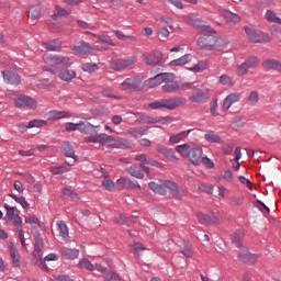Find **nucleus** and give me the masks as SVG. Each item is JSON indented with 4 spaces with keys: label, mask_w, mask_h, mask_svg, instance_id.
Segmentation results:
<instances>
[{
    "label": "nucleus",
    "mask_w": 281,
    "mask_h": 281,
    "mask_svg": "<svg viewBox=\"0 0 281 281\" xmlns=\"http://www.w3.org/2000/svg\"><path fill=\"white\" fill-rule=\"evenodd\" d=\"M25 223H30L33 225H41L38 217H36L35 215H30L29 217H25Z\"/></svg>",
    "instance_id": "nucleus-62"
},
{
    "label": "nucleus",
    "mask_w": 281,
    "mask_h": 281,
    "mask_svg": "<svg viewBox=\"0 0 281 281\" xmlns=\"http://www.w3.org/2000/svg\"><path fill=\"white\" fill-rule=\"evenodd\" d=\"M65 131L67 133H72V131H78V123H71V122L66 123Z\"/></svg>",
    "instance_id": "nucleus-60"
},
{
    "label": "nucleus",
    "mask_w": 281,
    "mask_h": 281,
    "mask_svg": "<svg viewBox=\"0 0 281 281\" xmlns=\"http://www.w3.org/2000/svg\"><path fill=\"white\" fill-rule=\"evenodd\" d=\"M115 222L119 223L120 225H127L128 227L133 225V222H128V217H126V215L124 214H119V216L115 217Z\"/></svg>",
    "instance_id": "nucleus-50"
},
{
    "label": "nucleus",
    "mask_w": 281,
    "mask_h": 281,
    "mask_svg": "<svg viewBox=\"0 0 281 281\" xmlns=\"http://www.w3.org/2000/svg\"><path fill=\"white\" fill-rule=\"evenodd\" d=\"M98 130H100V125H93L91 123H87L83 121L77 123V131H79V133H83L85 135H91V133H98Z\"/></svg>",
    "instance_id": "nucleus-10"
},
{
    "label": "nucleus",
    "mask_w": 281,
    "mask_h": 281,
    "mask_svg": "<svg viewBox=\"0 0 281 281\" xmlns=\"http://www.w3.org/2000/svg\"><path fill=\"white\" fill-rule=\"evenodd\" d=\"M190 135V130L189 131H183L178 134H173L169 138V144H179V142H183L186 137Z\"/></svg>",
    "instance_id": "nucleus-30"
},
{
    "label": "nucleus",
    "mask_w": 281,
    "mask_h": 281,
    "mask_svg": "<svg viewBox=\"0 0 281 281\" xmlns=\"http://www.w3.org/2000/svg\"><path fill=\"white\" fill-rule=\"evenodd\" d=\"M240 101V94L239 93H231L228 94L223 102L222 109L223 111H229L232 109L233 104H236V102Z\"/></svg>",
    "instance_id": "nucleus-16"
},
{
    "label": "nucleus",
    "mask_w": 281,
    "mask_h": 281,
    "mask_svg": "<svg viewBox=\"0 0 281 281\" xmlns=\"http://www.w3.org/2000/svg\"><path fill=\"white\" fill-rule=\"evenodd\" d=\"M164 83L162 91L165 93H176V91H179V82L175 81L173 74H167Z\"/></svg>",
    "instance_id": "nucleus-7"
},
{
    "label": "nucleus",
    "mask_w": 281,
    "mask_h": 281,
    "mask_svg": "<svg viewBox=\"0 0 281 281\" xmlns=\"http://www.w3.org/2000/svg\"><path fill=\"white\" fill-rule=\"evenodd\" d=\"M11 199L15 200V203H19L24 210H27L30 207V203H27V200H25L24 196H18V195H11Z\"/></svg>",
    "instance_id": "nucleus-48"
},
{
    "label": "nucleus",
    "mask_w": 281,
    "mask_h": 281,
    "mask_svg": "<svg viewBox=\"0 0 281 281\" xmlns=\"http://www.w3.org/2000/svg\"><path fill=\"white\" fill-rule=\"evenodd\" d=\"M196 216L201 225H218L221 223V220L218 217H211L210 215H205V213H198Z\"/></svg>",
    "instance_id": "nucleus-18"
},
{
    "label": "nucleus",
    "mask_w": 281,
    "mask_h": 281,
    "mask_svg": "<svg viewBox=\"0 0 281 281\" xmlns=\"http://www.w3.org/2000/svg\"><path fill=\"white\" fill-rule=\"evenodd\" d=\"M64 254L70 260H76V258H78V256H80V251L78 249H66Z\"/></svg>",
    "instance_id": "nucleus-52"
},
{
    "label": "nucleus",
    "mask_w": 281,
    "mask_h": 281,
    "mask_svg": "<svg viewBox=\"0 0 281 281\" xmlns=\"http://www.w3.org/2000/svg\"><path fill=\"white\" fill-rule=\"evenodd\" d=\"M180 254H183L186 258H192L194 256V252L192 251V246L188 245L184 249L180 250Z\"/></svg>",
    "instance_id": "nucleus-59"
},
{
    "label": "nucleus",
    "mask_w": 281,
    "mask_h": 281,
    "mask_svg": "<svg viewBox=\"0 0 281 281\" xmlns=\"http://www.w3.org/2000/svg\"><path fill=\"white\" fill-rule=\"evenodd\" d=\"M9 220L13 222V225L18 227V229H21L23 225V220L21 218V216H19V214L13 215V217H10Z\"/></svg>",
    "instance_id": "nucleus-55"
},
{
    "label": "nucleus",
    "mask_w": 281,
    "mask_h": 281,
    "mask_svg": "<svg viewBox=\"0 0 281 281\" xmlns=\"http://www.w3.org/2000/svg\"><path fill=\"white\" fill-rule=\"evenodd\" d=\"M137 63V57H128L123 59H116L111 63V68L114 71H124V69H128V67H133Z\"/></svg>",
    "instance_id": "nucleus-5"
},
{
    "label": "nucleus",
    "mask_w": 281,
    "mask_h": 281,
    "mask_svg": "<svg viewBox=\"0 0 281 281\" xmlns=\"http://www.w3.org/2000/svg\"><path fill=\"white\" fill-rule=\"evenodd\" d=\"M150 190H153V192H155L156 194H160V196H166L167 192H166V188H164V186L157 183V182H149L148 183Z\"/></svg>",
    "instance_id": "nucleus-33"
},
{
    "label": "nucleus",
    "mask_w": 281,
    "mask_h": 281,
    "mask_svg": "<svg viewBox=\"0 0 281 281\" xmlns=\"http://www.w3.org/2000/svg\"><path fill=\"white\" fill-rule=\"evenodd\" d=\"M127 172L131 177H135V179H144V172L138 170L136 167H128Z\"/></svg>",
    "instance_id": "nucleus-44"
},
{
    "label": "nucleus",
    "mask_w": 281,
    "mask_h": 281,
    "mask_svg": "<svg viewBox=\"0 0 281 281\" xmlns=\"http://www.w3.org/2000/svg\"><path fill=\"white\" fill-rule=\"evenodd\" d=\"M92 36H95L98 38L99 43H104L105 45H111V47H115V43H113V40L106 35H95L92 34Z\"/></svg>",
    "instance_id": "nucleus-42"
},
{
    "label": "nucleus",
    "mask_w": 281,
    "mask_h": 281,
    "mask_svg": "<svg viewBox=\"0 0 281 281\" xmlns=\"http://www.w3.org/2000/svg\"><path fill=\"white\" fill-rule=\"evenodd\" d=\"M41 126H47V121L34 120L29 123L26 128H41Z\"/></svg>",
    "instance_id": "nucleus-45"
},
{
    "label": "nucleus",
    "mask_w": 281,
    "mask_h": 281,
    "mask_svg": "<svg viewBox=\"0 0 281 281\" xmlns=\"http://www.w3.org/2000/svg\"><path fill=\"white\" fill-rule=\"evenodd\" d=\"M71 168L67 165H61V166H53L49 168V171L53 175H65V172H69Z\"/></svg>",
    "instance_id": "nucleus-35"
},
{
    "label": "nucleus",
    "mask_w": 281,
    "mask_h": 281,
    "mask_svg": "<svg viewBox=\"0 0 281 281\" xmlns=\"http://www.w3.org/2000/svg\"><path fill=\"white\" fill-rule=\"evenodd\" d=\"M43 60L46 63V65H55V67H61L60 70L57 69V76L60 78V80H64L65 82H71V80L76 78V70L69 68L72 65L69 60V57L46 53L43 56Z\"/></svg>",
    "instance_id": "nucleus-1"
},
{
    "label": "nucleus",
    "mask_w": 281,
    "mask_h": 281,
    "mask_svg": "<svg viewBox=\"0 0 281 281\" xmlns=\"http://www.w3.org/2000/svg\"><path fill=\"white\" fill-rule=\"evenodd\" d=\"M104 133L99 134L97 136H90L86 139V144H102V139L104 138Z\"/></svg>",
    "instance_id": "nucleus-47"
},
{
    "label": "nucleus",
    "mask_w": 281,
    "mask_h": 281,
    "mask_svg": "<svg viewBox=\"0 0 281 281\" xmlns=\"http://www.w3.org/2000/svg\"><path fill=\"white\" fill-rule=\"evenodd\" d=\"M81 69L83 71H87L88 74H93V72L98 71V65L89 64V63L82 64Z\"/></svg>",
    "instance_id": "nucleus-49"
},
{
    "label": "nucleus",
    "mask_w": 281,
    "mask_h": 281,
    "mask_svg": "<svg viewBox=\"0 0 281 281\" xmlns=\"http://www.w3.org/2000/svg\"><path fill=\"white\" fill-rule=\"evenodd\" d=\"M270 32H271V34H273V36H280L281 35V27L273 24L272 26H270Z\"/></svg>",
    "instance_id": "nucleus-64"
},
{
    "label": "nucleus",
    "mask_w": 281,
    "mask_h": 281,
    "mask_svg": "<svg viewBox=\"0 0 281 281\" xmlns=\"http://www.w3.org/2000/svg\"><path fill=\"white\" fill-rule=\"evenodd\" d=\"M204 139L211 144H223V138L214 131H207L204 135Z\"/></svg>",
    "instance_id": "nucleus-29"
},
{
    "label": "nucleus",
    "mask_w": 281,
    "mask_h": 281,
    "mask_svg": "<svg viewBox=\"0 0 281 281\" xmlns=\"http://www.w3.org/2000/svg\"><path fill=\"white\" fill-rule=\"evenodd\" d=\"M176 153L184 159H189L193 166H201L203 158V149L194 144H182L175 148Z\"/></svg>",
    "instance_id": "nucleus-2"
},
{
    "label": "nucleus",
    "mask_w": 281,
    "mask_h": 281,
    "mask_svg": "<svg viewBox=\"0 0 281 281\" xmlns=\"http://www.w3.org/2000/svg\"><path fill=\"white\" fill-rule=\"evenodd\" d=\"M164 184L166 186V188H168V190H170L173 193V196L176 199H179V200L183 199V193H181V191L179 190L177 182L172 180H166Z\"/></svg>",
    "instance_id": "nucleus-23"
},
{
    "label": "nucleus",
    "mask_w": 281,
    "mask_h": 281,
    "mask_svg": "<svg viewBox=\"0 0 281 281\" xmlns=\"http://www.w3.org/2000/svg\"><path fill=\"white\" fill-rule=\"evenodd\" d=\"M15 106L16 109H25V106H29V109L34 110L38 106V104L32 97L22 94L15 100Z\"/></svg>",
    "instance_id": "nucleus-6"
},
{
    "label": "nucleus",
    "mask_w": 281,
    "mask_h": 281,
    "mask_svg": "<svg viewBox=\"0 0 281 281\" xmlns=\"http://www.w3.org/2000/svg\"><path fill=\"white\" fill-rule=\"evenodd\" d=\"M256 207H258V210H260V212H262L263 214H269L270 212L269 206L265 205V203L259 200H257L256 202Z\"/></svg>",
    "instance_id": "nucleus-57"
},
{
    "label": "nucleus",
    "mask_w": 281,
    "mask_h": 281,
    "mask_svg": "<svg viewBox=\"0 0 281 281\" xmlns=\"http://www.w3.org/2000/svg\"><path fill=\"white\" fill-rule=\"evenodd\" d=\"M158 36L160 41H168V36H170V31L166 26H162L158 30Z\"/></svg>",
    "instance_id": "nucleus-51"
},
{
    "label": "nucleus",
    "mask_w": 281,
    "mask_h": 281,
    "mask_svg": "<svg viewBox=\"0 0 281 281\" xmlns=\"http://www.w3.org/2000/svg\"><path fill=\"white\" fill-rule=\"evenodd\" d=\"M142 122L143 124H162V126H166L172 124V116L153 117L146 115L142 119Z\"/></svg>",
    "instance_id": "nucleus-9"
},
{
    "label": "nucleus",
    "mask_w": 281,
    "mask_h": 281,
    "mask_svg": "<svg viewBox=\"0 0 281 281\" xmlns=\"http://www.w3.org/2000/svg\"><path fill=\"white\" fill-rule=\"evenodd\" d=\"M102 186L103 188H105V190H109L110 192H113V190H115V182H113V180L105 179L102 181Z\"/></svg>",
    "instance_id": "nucleus-54"
},
{
    "label": "nucleus",
    "mask_w": 281,
    "mask_h": 281,
    "mask_svg": "<svg viewBox=\"0 0 281 281\" xmlns=\"http://www.w3.org/2000/svg\"><path fill=\"white\" fill-rule=\"evenodd\" d=\"M27 16L30 21H36L41 19V4L31 5L29 8Z\"/></svg>",
    "instance_id": "nucleus-27"
},
{
    "label": "nucleus",
    "mask_w": 281,
    "mask_h": 281,
    "mask_svg": "<svg viewBox=\"0 0 281 281\" xmlns=\"http://www.w3.org/2000/svg\"><path fill=\"white\" fill-rule=\"evenodd\" d=\"M142 85V81L137 78H127L125 81L121 83V91H133V89H137Z\"/></svg>",
    "instance_id": "nucleus-17"
},
{
    "label": "nucleus",
    "mask_w": 281,
    "mask_h": 281,
    "mask_svg": "<svg viewBox=\"0 0 281 281\" xmlns=\"http://www.w3.org/2000/svg\"><path fill=\"white\" fill-rule=\"evenodd\" d=\"M249 71V67L247 64L244 61L240 66L237 68V76H245Z\"/></svg>",
    "instance_id": "nucleus-58"
},
{
    "label": "nucleus",
    "mask_w": 281,
    "mask_h": 281,
    "mask_svg": "<svg viewBox=\"0 0 281 281\" xmlns=\"http://www.w3.org/2000/svg\"><path fill=\"white\" fill-rule=\"evenodd\" d=\"M75 56H82V54H93V48L87 42H81L72 47Z\"/></svg>",
    "instance_id": "nucleus-13"
},
{
    "label": "nucleus",
    "mask_w": 281,
    "mask_h": 281,
    "mask_svg": "<svg viewBox=\"0 0 281 281\" xmlns=\"http://www.w3.org/2000/svg\"><path fill=\"white\" fill-rule=\"evenodd\" d=\"M63 154L65 157H70L71 159H75V161H78V156H76V151H74V146L69 142H64L61 145Z\"/></svg>",
    "instance_id": "nucleus-25"
},
{
    "label": "nucleus",
    "mask_w": 281,
    "mask_h": 281,
    "mask_svg": "<svg viewBox=\"0 0 281 281\" xmlns=\"http://www.w3.org/2000/svg\"><path fill=\"white\" fill-rule=\"evenodd\" d=\"M63 44L58 40L50 41L48 43H43L42 46L44 49H47L48 52H58L60 49V46Z\"/></svg>",
    "instance_id": "nucleus-31"
},
{
    "label": "nucleus",
    "mask_w": 281,
    "mask_h": 281,
    "mask_svg": "<svg viewBox=\"0 0 281 281\" xmlns=\"http://www.w3.org/2000/svg\"><path fill=\"white\" fill-rule=\"evenodd\" d=\"M260 102V95L258 94V91H251L247 98V103L250 106H256Z\"/></svg>",
    "instance_id": "nucleus-37"
},
{
    "label": "nucleus",
    "mask_w": 281,
    "mask_h": 281,
    "mask_svg": "<svg viewBox=\"0 0 281 281\" xmlns=\"http://www.w3.org/2000/svg\"><path fill=\"white\" fill-rule=\"evenodd\" d=\"M167 76H168V72H164L155 76L154 78H150L148 80V87H151V88L159 87V85L166 81Z\"/></svg>",
    "instance_id": "nucleus-28"
},
{
    "label": "nucleus",
    "mask_w": 281,
    "mask_h": 281,
    "mask_svg": "<svg viewBox=\"0 0 281 281\" xmlns=\"http://www.w3.org/2000/svg\"><path fill=\"white\" fill-rule=\"evenodd\" d=\"M221 85H229V87H234V81H232L231 77L227 75H222L220 77Z\"/></svg>",
    "instance_id": "nucleus-56"
},
{
    "label": "nucleus",
    "mask_w": 281,
    "mask_h": 281,
    "mask_svg": "<svg viewBox=\"0 0 281 281\" xmlns=\"http://www.w3.org/2000/svg\"><path fill=\"white\" fill-rule=\"evenodd\" d=\"M71 114L68 111L52 110L46 114V119L49 121L69 120Z\"/></svg>",
    "instance_id": "nucleus-14"
},
{
    "label": "nucleus",
    "mask_w": 281,
    "mask_h": 281,
    "mask_svg": "<svg viewBox=\"0 0 281 281\" xmlns=\"http://www.w3.org/2000/svg\"><path fill=\"white\" fill-rule=\"evenodd\" d=\"M55 10L58 16H69V14H71V9H65L60 5H56Z\"/></svg>",
    "instance_id": "nucleus-53"
},
{
    "label": "nucleus",
    "mask_w": 281,
    "mask_h": 281,
    "mask_svg": "<svg viewBox=\"0 0 281 281\" xmlns=\"http://www.w3.org/2000/svg\"><path fill=\"white\" fill-rule=\"evenodd\" d=\"M198 45L202 49H212L216 45V37L213 35H203L198 40Z\"/></svg>",
    "instance_id": "nucleus-11"
},
{
    "label": "nucleus",
    "mask_w": 281,
    "mask_h": 281,
    "mask_svg": "<svg viewBox=\"0 0 281 281\" xmlns=\"http://www.w3.org/2000/svg\"><path fill=\"white\" fill-rule=\"evenodd\" d=\"M222 16L228 22V23H240V15L236 13H232L229 11H225L222 13Z\"/></svg>",
    "instance_id": "nucleus-34"
},
{
    "label": "nucleus",
    "mask_w": 281,
    "mask_h": 281,
    "mask_svg": "<svg viewBox=\"0 0 281 281\" xmlns=\"http://www.w3.org/2000/svg\"><path fill=\"white\" fill-rule=\"evenodd\" d=\"M244 254L247 256V258L243 257V254L238 255V259L240 260V262H250V265H256V262H258V255L249 252L247 248H244Z\"/></svg>",
    "instance_id": "nucleus-24"
},
{
    "label": "nucleus",
    "mask_w": 281,
    "mask_h": 281,
    "mask_svg": "<svg viewBox=\"0 0 281 281\" xmlns=\"http://www.w3.org/2000/svg\"><path fill=\"white\" fill-rule=\"evenodd\" d=\"M8 247L10 249V256L14 267H21V254H19V249L14 247V243L12 241L8 243Z\"/></svg>",
    "instance_id": "nucleus-21"
},
{
    "label": "nucleus",
    "mask_w": 281,
    "mask_h": 281,
    "mask_svg": "<svg viewBox=\"0 0 281 281\" xmlns=\"http://www.w3.org/2000/svg\"><path fill=\"white\" fill-rule=\"evenodd\" d=\"M117 137L109 136L103 133L102 146H106L108 148H116Z\"/></svg>",
    "instance_id": "nucleus-32"
},
{
    "label": "nucleus",
    "mask_w": 281,
    "mask_h": 281,
    "mask_svg": "<svg viewBox=\"0 0 281 281\" xmlns=\"http://www.w3.org/2000/svg\"><path fill=\"white\" fill-rule=\"evenodd\" d=\"M186 23L189 25H192L193 27H196V30H200L201 32H212V29L207 24V22L196 18L194 14H189L183 16Z\"/></svg>",
    "instance_id": "nucleus-4"
},
{
    "label": "nucleus",
    "mask_w": 281,
    "mask_h": 281,
    "mask_svg": "<svg viewBox=\"0 0 281 281\" xmlns=\"http://www.w3.org/2000/svg\"><path fill=\"white\" fill-rule=\"evenodd\" d=\"M57 229L59 232V237L61 243H69V228L64 222H57Z\"/></svg>",
    "instance_id": "nucleus-22"
},
{
    "label": "nucleus",
    "mask_w": 281,
    "mask_h": 281,
    "mask_svg": "<svg viewBox=\"0 0 281 281\" xmlns=\"http://www.w3.org/2000/svg\"><path fill=\"white\" fill-rule=\"evenodd\" d=\"M190 102L203 103L210 100V92L203 90H196L193 95L189 98Z\"/></svg>",
    "instance_id": "nucleus-20"
},
{
    "label": "nucleus",
    "mask_w": 281,
    "mask_h": 281,
    "mask_svg": "<svg viewBox=\"0 0 281 281\" xmlns=\"http://www.w3.org/2000/svg\"><path fill=\"white\" fill-rule=\"evenodd\" d=\"M95 271H99L100 273H102V277L106 281H122V277H120V274L113 271H109L106 267H103L100 263H95Z\"/></svg>",
    "instance_id": "nucleus-8"
},
{
    "label": "nucleus",
    "mask_w": 281,
    "mask_h": 281,
    "mask_svg": "<svg viewBox=\"0 0 281 281\" xmlns=\"http://www.w3.org/2000/svg\"><path fill=\"white\" fill-rule=\"evenodd\" d=\"M3 80L7 82V85H20L21 83V77L10 70L2 71Z\"/></svg>",
    "instance_id": "nucleus-19"
},
{
    "label": "nucleus",
    "mask_w": 281,
    "mask_h": 281,
    "mask_svg": "<svg viewBox=\"0 0 281 281\" xmlns=\"http://www.w3.org/2000/svg\"><path fill=\"white\" fill-rule=\"evenodd\" d=\"M266 18L268 21H270V23H279V25H281V19L276 15V12L267 11Z\"/></svg>",
    "instance_id": "nucleus-46"
},
{
    "label": "nucleus",
    "mask_w": 281,
    "mask_h": 281,
    "mask_svg": "<svg viewBox=\"0 0 281 281\" xmlns=\"http://www.w3.org/2000/svg\"><path fill=\"white\" fill-rule=\"evenodd\" d=\"M186 102L188 101L184 98H171V99H162L159 101L148 103V106L154 111H157L159 109H167L168 111H175V109H179V106H184Z\"/></svg>",
    "instance_id": "nucleus-3"
},
{
    "label": "nucleus",
    "mask_w": 281,
    "mask_h": 281,
    "mask_svg": "<svg viewBox=\"0 0 281 281\" xmlns=\"http://www.w3.org/2000/svg\"><path fill=\"white\" fill-rule=\"evenodd\" d=\"M5 211H7V216L9 218H12L14 216H16L15 209L13 206H10L9 204H4Z\"/></svg>",
    "instance_id": "nucleus-61"
},
{
    "label": "nucleus",
    "mask_w": 281,
    "mask_h": 281,
    "mask_svg": "<svg viewBox=\"0 0 281 281\" xmlns=\"http://www.w3.org/2000/svg\"><path fill=\"white\" fill-rule=\"evenodd\" d=\"M188 63H192V55L190 54L183 55L178 59L171 60L169 65L170 67H181L183 65H188Z\"/></svg>",
    "instance_id": "nucleus-26"
},
{
    "label": "nucleus",
    "mask_w": 281,
    "mask_h": 281,
    "mask_svg": "<svg viewBox=\"0 0 281 281\" xmlns=\"http://www.w3.org/2000/svg\"><path fill=\"white\" fill-rule=\"evenodd\" d=\"M114 34L119 41H137V37L134 35H125L122 31H114Z\"/></svg>",
    "instance_id": "nucleus-41"
},
{
    "label": "nucleus",
    "mask_w": 281,
    "mask_h": 281,
    "mask_svg": "<svg viewBox=\"0 0 281 281\" xmlns=\"http://www.w3.org/2000/svg\"><path fill=\"white\" fill-rule=\"evenodd\" d=\"M261 67L265 71H278V74H281V63L280 60L276 59H267L261 64Z\"/></svg>",
    "instance_id": "nucleus-15"
},
{
    "label": "nucleus",
    "mask_w": 281,
    "mask_h": 281,
    "mask_svg": "<svg viewBox=\"0 0 281 281\" xmlns=\"http://www.w3.org/2000/svg\"><path fill=\"white\" fill-rule=\"evenodd\" d=\"M161 60H164V54L159 50H154L144 56V63H146V65H159Z\"/></svg>",
    "instance_id": "nucleus-12"
},
{
    "label": "nucleus",
    "mask_w": 281,
    "mask_h": 281,
    "mask_svg": "<svg viewBox=\"0 0 281 281\" xmlns=\"http://www.w3.org/2000/svg\"><path fill=\"white\" fill-rule=\"evenodd\" d=\"M160 153L161 155H164L167 159H169V161H177L179 158H177L175 156V153H172V150L166 148V147H162L160 148Z\"/></svg>",
    "instance_id": "nucleus-43"
},
{
    "label": "nucleus",
    "mask_w": 281,
    "mask_h": 281,
    "mask_svg": "<svg viewBox=\"0 0 281 281\" xmlns=\"http://www.w3.org/2000/svg\"><path fill=\"white\" fill-rule=\"evenodd\" d=\"M248 69H256L260 65V59L258 57L251 56L248 57L245 61Z\"/></svg>",
    "instance_id": "nucleus-39"
},
{
    "label": "nucleus",
    "mask_w": 281,
    "mask_h": 281,
    "mask_svg": "<svg viewBox=\"0 0 281 281\" xmlns=\"http://www.w3.org/2000/svg\"><path fill=\"white\" fill-rule=\"evenodd\" d=\"M273 37L267 33H260V43H271Z\"/></svg>",
    "instance_id": "nucleus-63"
},
{
    "label": "nucleus",
    "mask_w": 281,
    "mask_h": 281,
    "mask_svg": "<svg viewBox=\"0 0 281 281\" xmlns=\"http://www.w3.org/2000/svg\"><path fill=\"white\" fill-rule=\"evenodd\" d=\"M245 236V232L243 229H238L235 232V234L232 237V241L237 247H243V237Z\"/></svg>",
    "instance_id": "nucleus-36"
},
{
    "label": "nucleus",
    "mask_w": 281,
    "mask_h": 281,
    "mask_svg": "<svg viewBox=\"0 0 281 281\" xmlns=\"http://www.w3.org/2000/svg\"><path fill=\"white\" fill-rule=\"evenodd\" d=\"M133 143L126 138L116 137V148H133Z\"/></svg>",
    "instance_id": "nucleus-38"
},
{
    "label": "nucleus",
    "mask_w": 281,
    "mask_h": 281,
    "mask_svg": "<svg viewBox=\"0 0 281 281\" xmlns=\"http://www.w3.org/2000/svg\"><path fill=\"white\" fill-rule=\"evenodd\" d=\"M79 267L81 269H87V271H95V265L91 263V261H89V259L80 260Z\"/></svg>",
    "instance_id": "nucleus-40"
}]
</instances>
